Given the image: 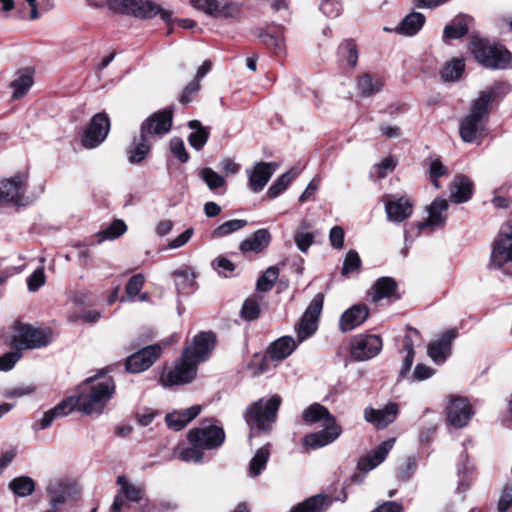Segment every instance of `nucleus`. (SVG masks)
<instances>
[{
	"mask_svg": "<svg viewBox=\"0 0 512 512\" xmlns=\"http://www.w3.org/2000/svg\"><path fill=\"white\" fill-rule=\"evenodd\" d=\"M99 374H102L100 372ZM115 393V382L109 376L95 375L86 379L80 392L67 397L52 409L46 411L40 421V428L46 429L59 417H64L77 409L86 415L101 414Z\"/></svg>",
	"mask_w": 512,
	"mask_h": 512,
	"instance_id": "obj_1",
	"label": "nucleus"
},
{
	"mask_svg": "<svg viewBox=\"0 0 512 512\" xmlns=\"http://www.w3.org/2000/svg\"><path fill=\"white\" fill-rule=\"evenodd\" d=\"M509 90V85L506 83H494L473 101L469 113L460 122L459 133L464 142L473 143L483 136L490 105L507 94Z\"/></svg>",
	"mask_w": 512,
	"mask_h": 512,
	"instance_id": "obj_2",
	"label": "nucleus"
},
{
	"mask_svg": "<svg viewBox=\"0 0 512 512\" xmlns=\"http://www.w3.org/2000/svg\"><path fill=\"white\" fill-rule=\"evenodd\" d=\"M302 419L309 424L322 422L323 429L321 431L307 434L303 438V445L312 450L333 443L342 434V427L337 423L336 418L326 407L319 403L311 404L305 409L302 413Z\"/></svg>",
	"mask_w": 512,
	"mask_h": 512,
	"instance_id": "obj_3",
	"label": "nucleus"
},
{
	"mask_svg": "<svg viewBox=\"0 0 512 512\" xmlns=\"http://www.w3.org/2000/svg\"><path fill=\"white\" fill-rule=\"evenodd\" d=\"M488 267L512 275V222L502 226L492 246Z\"/></svg>",
	"mask_w": 512,
	"mask_h": 512,
	"instance_id": "obj_4",
	"label": "nucleus"
},
{
	"mask_svg": "<svg viewBox=\"0 0 512 512\" xmlns=\"http://www.w3.org/2000/svg\"><path fill=\"white\" fill-rule=\"evenodd\" d=\"M280 404L281 397L279 395H273L268 400L259 399L247 409L245 414L247 424L252 429L269 430L276 419Z\"/></svg>",
	"mask_w": 512,
	"mask_h": 512,
	"instance_id": "obj_5",
	"label": "nucleus"
},
{
	"mask_svg": "<svg viewBox=\"0 0 512 512\" xmlns=\"http://www.w3.org/2000/svg\"><path fill=\"white\" fill-rule=\"evenodd\" d=\"M192 445H198L206 450L219 448L225 441V432L212 419H204L199 426L191 429L187 435Z\"/></svg>",
	"mask_w": 512,
	"mask_h": 512,
	"instance_id": "obj_6",
	"label": "nucleus"
},
{
	"mask_svg": "<svg viewBox=\"0 0 512 512\" xmlns=\"http://www.w3.org/2000/svg\"><path fill=\"white\" fill-rule=\"evenodd\" d=\"M27 184L28 176L24 173L0 181V207L29 205L31 199L26 195Z\"/></svg>",
	"mask_w": 512,
	"mask_h": 512,
	"instance_id": "obj_7",
	"label": "nucleus"
},
{
	"mask_svg": "<svg viewBox=\"0 0 512 512\" xmlns=\"http://www.w3.org/2000/svg\"><path fill=\"white\" fill-rule=\"evenodd\" d=\"M51 341L49 329L35 328L28 324L16 326L12 336L11 345L17 350L38 349L48 345Z\"/></svg>",
	"mask_w": 512,
	"mask_h": 512,
	"instance_id": "obj_8",
	"label": "nucleus"
},
{
	"mask_svg": "<svg viewBox=\"0 0 512 512\" xmlns=\"http://www.w3.org/2000/svg\"><path fill=\"white\" fill-rule=\"evenodd\" d=\"M324 295L318 293L309 303L299 323L295 326L298 343L310 338L318 328V319L322 312Z\"/></svg>",
	"mask_w": 512,
	"mask_h": 512,
	"instance_id": "obj_9",
	"label": "nucleus"
},
{
	"mask_svg": "<svg viewBox=\"0 0 512 512\" xmlns=\"http://www.w3.org/2000/svg\"><path fill=\"white\" fill-rule=\"evenodd\" d=\"M188 352L189 349H184L181 361L161 376V382L164 386L186 384L195 378L198 364L188 357Z\"/></svg>",
	"mask_w": 512,
	"mask_h": 512,
	"instance_id": "obj_10",
	"label": "nucleus"
},
{
	"mask_svg": "<svg viewBox=\"0 0 512 512\" xmlns=\"http://www.w3.org/2000/svg\"><path fill=\"white\" fill-rule=\"evenodd\" d=\"M110 130V120L105 113L94 115L85 129L81 142L86 149L99 146L107 137Z\"/></svg>",
	"mask_w": 512,
	"mask_h": 512,
	"instance_id": "obj_11",
	"label": "nucleus"
},
{
	"mask_svg": "<svg viewBox=\"0 0 512 512\" xmlns=\"http://www.w3.org/2000/svg\"><path fill=\"white\" fill-rule=\"evenodd\" d=\"M173 109L167 107L149 116L140 127V132L146 134L151 140L166 135L172 126Z\"/></svg>",
	"mask_w": 512,
	"mask_h": 512,
	"instance_id": "obj_12",
	"label": "nucleus"
},
{
	"mask_svg": "<svg viewBox=\"0 0 512 512\" xmlns=\"http://www.w3.org/2000/svg\"><path fill=\"white\" fill-rule=\"evenodd\" d=\"M117 485L120 486V489L110 507L114 511L122 512L123 509L129 508L126 501L139 502L144 497V487L128 482L124 476L117 477Z\"/></svg>",
	"mask_w": 512,
	"mask_h": 512,
	"instance_id": "obj_13",
	"label": "nucleus"
},
{
	"mask_svg": "<svg viewBox=\"0 0 512 512\" xmlns=\"http://www.w3.org/2000/svg\"><path fill=\"white\" fill-rule=\"evenodd\" d=\"M382 349V340L377 335H357L351 344V356L357 361L369 360Z\"/></svg>",
	"mask_w": 512,
	"mask_h": 512,
	"instance_id": "obj_14",
	"label": "nucleus"
},
{
	"mask_svg": "<svg viewBox=\"0 0 512 512\" xmlns=\"http://www.w3.org/2000/svg\"><path fill=\"white\" fill-rule=\"evenodd\" d=\"M383 202L387 219L390 222H404L413 214L414 205L407 196L385 195Z\"/></svg>",
	"mask_w": 512,
	"mask_h": 512,
	"instance_id": "obj_15",
	"label": "nucleus"
},
{
	"mask_svg": "<svg viewBox=\"0 0 512 512\" xmlns=\"http://www.w3.org/2000/svg\"><path fill=\"white\" fill-rule=\"evenodd\" d=\"M474 412L468 400L463 397H451L446 408V418L448 424L456 428L465 427Z\"/></svg>",
	"mask_w": 512,
	"mask_h": 512,
	"instance_id": "obj_16",
	"label": "nucleus"
},
{
	"mask_svg": "<svg viewBox=\"0 0 512 512\" xmlns=\"http://www.w3.org/2000/svg\"><path fill=\"white\" fill-rule=\"evenodd\" d=\"M161 354L159 345L147 346L130 355L125 362V368L130 373H140L147 370Z\"/></svg>",
	"mask_w": 512,
	"mask_h": 512,
	"instance_id": "obj_17",
	"label": "nucleus"
},
{
	"mask_svg": "<svg viewBox=\"0 0 512 512\" xmlns=\"http://www.w3.org/2000/svg\"><path fill=\"white\" fill-rule=\"evenodd\" d=\"M216 337L212 332H200L194 336L189 349L188 357L196 364L206 361L215 347Z\"/></svg>",
	"mask_w": 512,
	"mask_h": 512,
	"instance_id": "obj_18",
	"label": "nucleus"
},
{
	"mask_svg": "<svg viewBox=\"0 0 512 512\" xmlns=\"http://www.w3.org/2000/svg\"><path fill=\"white\" fill-rule=\"evenodd\" d=\"M448 201L444 198H436L428 207V218L425 221L417 223V230L419 234L425 229L433 231L436 228H441L445 225L447 220Z\"/></svg>",
	"mask_w": 512,
	"mask_h": 512,
	"instance_id": "obj_19",
	"label": "nucleus"
},
{
	"mask_svg": "<svg viewBox=\"0 0 512 512\" xmlns=\"http://www.w3.org/2000/svg\"><path fill=\"white\" fill-rule=\"evenodd\" d=\"M398 412V405L394 402H389L382 409L365 408L364 418L377 429H384L395 421Z\"/></svg>",
	"mask_w": 512,
	"mask_h": 512,
	"instance_id": "obj_20",
	"label": "nucleus"
},
{
	"mask_svg": "<svg viewBox=\"0 0 512 512\" xmlns=\"http://www.w3.org/2000/svg\"><path fill=\"white\" fill-rule=\"evenodd\" d=\"M192 5L214 17H233L239 12L238 6L226 0H191Z\"/></svg>",
	"mask_w": 512,
	"mask_h": 512,
	"instance_id": "obj_21",
	"label": "nucleus"
},
{
	"mask_svg": "<svg viewBox=\"0 0 512 512\" xmlns=\"http://www.w3.org/2000/svg\"><path fill=\"white\" fill-rule=\"evenodd\" d=\"M456 336V330H448L444 332L439 339L428 345L427 353L434 363L443 364L445 362L451 354L452 342Z\"/></svg>",
	"mask_w": 512,
	"mask_h": 512,
	"instance_id": "obj_22",
	"label": "nucleus"
},
{
	"mask_svg": "<svg viewBox=\"0 0 512 512\" xmlns=\"http://www.w3.org/2000/svg\"><path fill=\"white\" fill-rule=\"evenodd\" d=\"M276 169L274 162H257L252 170H247L250 189L253 192L262 191Z\"/></svg>",
	"mask_w": 512,
	"mask_h": 512,
	"instance_id": "obj_23",
	"label": "nucleus"
},
{
	"mask_svg": "<svg viewBox=\"0 0 512 512\" xmlns=\"http://www.w3.org/2000/svg\"><path fill=\"white\" fill-rule=\"evenodd\" d=\"M369 309L364 304H356L346 310L339 321V328L343 333L360 326L368 318Z\"/></svg>",
	"mask_w": 512,
	"mask_h": 512,
	"instance_id": "obj_24",
	"label": "nucleus"
},
{
	"mask_svg": "<svg viewBox=\"0 0 512 512\" xmlns=\"http://www.w3.org/2000/svg\"><path fill=\"white\" fill-rule=\"evenodd\" d=\"M395 439H388L382 442L372 454L363 456L358 461V469L368 472L382 463L394 445Z\"/></svg>",
	"mask_w": 512,
	"mask_h": 512,
	"instance_id": "obj_25",
	"label": "nucleus"
},
{
	"mask_svg": "<svg viewBox=\"0 0 512 512\" xmlns=\"http://www.w3.org/2000/svg\"><path fill=\"white\" fill-rule=\"evenodd\" d=\"M201 410L202 407L200 405H193L184 410L173 411L166 415V423L169 428L179 431L195 419L200 414Z\"/></svg>",
	"mask_w": 512,
	"mask_h": 512,
	"instance_id": "obj_26",
	"label": "nucleus"
},
{
	"mask_svg": "<svg viewBox=\"0 0 512 512\" xmlns=\"http://www.w3.org/2000/svg\"><path fill=\"white\" fill-rule=\"evenodd\" d=\"M299 344L297 339L283 336L271 344L268 354L271 359L281 361L290 356Z\"/></svg>",
	"mask_w": 512,
	"mask_h": 512,
	"instance_id": "obj_27",
	"label": "nucleus"
},
{
	"mask_svg": "<svg viewBox=\"0 0 512 512\" xmlns=\"http://www.w3.org/2000/svg\"><path fill=\"white\" fill-rule=\"evenodd\" d=\"M414 337L420 338V332L416 328L409 327L403 339V351L406 353L399 376L404 378L409 373L414 362Z\"/></svg>",
	"mask_w": 512,
	"mask_h": 512,
	"instance_id": "obj_28",
	"label": "nucleus"
},
{
	"mask_svg": "<svg viewBox=\"0 0 512 512\" xmlns=\"http://www.w3.org/2000/svg\"><path fill=\"white\" fill-rule=\"evenodd\" d=\"M450 198L455 203L467 202L473 194V183L466 176H457L451 184Z\"/></svg>",
	"mask_w": 512,
	"mask_h": 512,
	"instance_id": "obj_29",
	"label": "nucleus"
},
{
	"mask_svg": "<svg viewBox=\"0 0 512 512\" xmlns=\"http://www.w3.org/2000/svg\"><path fill=\"white\" fill-rule=\"evenodd\" d=\"M331 499L326 494H317L293 506L290 512H324L331 505Z\"/></svg>",
	"mask_w": 512,
	"mask_h": 512,
	"instance_id": "obj_30",
	"label": "nucleus"
},
{
	"mask_svg": "<svg viewBox=\"0 0 512 512\" xmlns=\"http://www.w3.org/2000/svg\"><path fill=\"white\" fill-rule=\"evenodd\" d=\"M151 139L146 134L140 132L138 137H134L133 143L128 150V159L131 164H138L143 161L151 149Z\"/></svg>",
	"mask_w": 512,
	"mask_h": 512,
	"instance_id": "obj_31",
	"label": "nucleus"
},
{
	"mask_svg": "<svg viewBox=\"0 0 512 512\" xmlns=\"http://www.w3.org/2000/svg\"><path fill=\"white\" fill-rule=\"evenodd\" d=\"M260 38L263 44H265L275 55L284 53L285 41L282 27H270L267 32L260 35Z\"/></svg>",
	"mask_w": 512,
	"mask_h": 512,
	"instance_id": "obj_32",
	"label": "nucleus"
},
{
	"mask_svg": "<svg viewBox=\"0 0 512 512\" xmlns=\"http://www.w3.org/2000/svg\"><path fill=\"white\" fill-rule=\"evenodd\" d=\"M397 283L391 277H380L372 286L370 295L373 302L390 298L396 294Z\"/></svg>",
	"mask_w": 512,
	"mask_h": 512,
	"instance_id": "obj_33",
	"label": "nucleus"
},
{
	"mask_svg": "<svg viewBox=\"0 0 512 512\" xmlns=\"http://www.w3.org/2000/svg\"><path fill=\"white\" fill-rule=\"evenodd\" d=\"M270 233L266 229H259L254 234L240 244V250L246 252H261L270 242Z\"/></svg>",
	"mask_w": 512,
	"mask_h": 512,
	"instance_id": "obj_34",
	"label": "nucleus"
},
{
	"mask_svg": "<svg viewBox=\"0 0 512 512\" xmlns=\"http://www.w3.org/2000/svg\"><path fill=\"white\" fill-rule=\"evenodd\" d=\"M52 512H56L58 506L65 503L68 495V487L62 479H52L47 486Z\"/></svg>",
	"mask_w": 512,
	"mask_h": 512,
	"instance_id": "obj_35",
	"label": "nucleus"
},
{
	"mask_svg": "<svg viewBox=\"0 0 512 512\" xmlns=\"http://www.w3.org/2000/svg\"><path fill=\"white\" fill-rule=\"evenodd\" d=\"M425 20L422 13L413 11L402 20L397 32L405 36H414L423 27Z\"/></svg>",
	"mask_w": 512,
	"mask_h": 512,
	"instance_id": "obj_36",
	"label": "nucleus"
},
{
	"mask_svg": "<svg viewBox=\"0 0 512 512\" xmlns=\"http://www.w3.org/2000/svg\"><path fill=\"white\" fill-rule=\"evenodd\" d=\"M315 238L312 232V225L307 221H302L294 234V241L301 252H307Z\"/></svg>",
	"mask_w": 512,
	"mask_h": 512,
	"instance_id": "obj_37",
	"label": "nucleus"
},
{
	"mask_svg": "<svg viewBox=\"0 0 512 512\" xmlns=\"http://www.w3.org/2000/svg\"><path fill=\"white\" fill-rule=\"evenodd\" d=\"M510 60L511 54L508 50L492 45V52L488 53L483 66L493 69H504Z\"/></svg>",
	"mask_w": 512,
	"mask_h": 512,
	"instance_id": "obj_38",
	"label": "nucleus"
},
{
	"mask_svg": "<svg viewBox=\"0 0 512 512\" xmlns=\"http://www.w3.org/2000/svg\"><path fill=\"white\" fill-rule=\"evenodd\" d=\"M188 127L194 130L188 137L190 146L195 150H201L208 141L209 131L198 120H191Z\"/></svg>",
	"mask_w": 512,
	"mask_h": 512,
	"instance_id": "obj_39",
	"label": "nucleus"
},
{
	"mask_svg": "<svg viewBox=\"0 0 512 512\" xmlns=\"http://www.w3.org/2000/svg\"><path fill=\"white\" fill-rule=\"evenodd\" d=\"M469 18L458 16L450 24L446 25L443 31L444 39H459L467 34Z\"/></svg>",
	"mask_w": 512,
	"mask_h": 512,
	"instance_id": "obj_40",
	"label": "nucleus"
},
{
	"mask_svg": "<svg viewBox=\"0 0 512 512\" xmlns=\"http://www.w3.org/2000/svg\"><path fill=\"white\" fill-rule=\"evenodd\" d=\"M300 174L298 168H292L286 173L282 174L268 189L267 195L270 198H276L283 191L286 190L290 182Z\"/></svg>",
	"mask_w": 512,
	"mask_h": 512,
	"instance_id": "obj_41",
	"label": "nucleus"
},
{
	"mask_svg": "<svg viewBox=\"0 0 512 512\" xmlns=\"http://www.w3.org/2000/svg\"><path fill=\"white\" fill-rule=\"evenodd\" d=\"M383 83L381 78L372 76L371 74H363L358 79V89L362 96L369 97L380 91Z\"/></svg>",
	"mask_w": 512,
	"mask_h": 512,
	"instance_id": "obj_42",
	"label": "nucleus"
},
{
	"mask_svg": "<svg viewBox=\"0 0 512 512\" xmlns=\"http://www.w3.org/2000/svg\"><path fill=\"white\" fill-rule=\"evenodd\" d=\"M173 276L175 277V286L178 292H185L195 284V273L187 266L175 270Z\"/></svg>",
	"mask_w": 512,
	"mask_h": 512,
	"instance_id": "obj_43",
	"label": "nucleus"
},
{
	"mask_svg": "<svg viewBox=\"0 0 512 512\" xmlns=\"http://www.w3.org/2000/svg\"><path fill=\"white\" fill-rule=\"evenodd\" d=\"M33 85V78L29 71L22 72L15 80L10 84L13 89L12 98L17 100L22 98Z\"/></svg>",
	"mask_w": 512,
	"mask_h": 512,
	"instance_id": "obj_44",
	"label": "nucleus"
},
{
	"mask_svg": "<svg viewBox=\"0 0 512 512\" xmlns=\"http://www.w3.org/2000/svg\"><path fill=\"white\" fill-rule=\"evenodd\" d=\"M270 451L268 446L259 448L249 464V475L256 477L265 469L269 460Z\"/></svg>",
	"mask_w": 512,
	"mask_h": 512,
	"instance_id": "obj_45",
	"label": "nucleus"
},
{
	"mask_svg": "<svg viewBox=\"0 0 512 512\" xmlns=\"http://www.w3.org/2000/svg\"><path fill=\"white\" fill-rule=\"evenodd\" d=\"M248 222L244 219H232L228 220L221 225H219L217 228H215L211 232V237L213 239H219L225 236H228L238 230H241L244 228Z\"/></svg>",
	"mask_w": 512,
	"mask_h": 512,
	"instance_id": "obj_46",
	"label": "nucleus"
},
{
	"mask_svg": "<svg viewBox=\"0 0 512 512\" xmlns=\"http://www.w3.org/2000/svg\"><path fill=\"white\" fill-rule=\"evenodd\" d=\"M9 488L19 497H26L31 495L35 490V483L32 478L28 476H20L14 478L9 483Z\"/></svg>",
	"mask_w": 512,
	"mask_h": 512,
	"instance_id": "obj_47",
	"label": "nucleus"
},
{
	"mask_svg": "<svg viewBox=\"0 0 512 512\" xmlns=\"http://www.w3.org/2000/svg\"><path fill=\"white\" fill-rule=\"evenodd\" d=\"M465 69L462 59H453L447 63L441 70V78L444 82H452L458 80Z\"/></svg>",
	"mask_w": 512,
	"mask_h": 512,
	"instance_id": "obj_48",
	"label": "nucleus"
},
{
	"mask_svg": "<svg viewBox=\"0 0 512 512\" xmlns=\"http://www.w3.org/2000/svg\"><path fill=\"white\" fill-rule=\"evenodd\" d=\"M338 55L341 62H345L349 67L355 68L358 61V51L355 43L344 41L338 48Z\"/></svg>",
	"mask_w": 512,
	"mask_h": 512,
	"instance_id": "obj_49",
	"label": "nucleus"
},
{
	"mask_svg": "<svg viewBox=\"0 0 512 512\" xmlns=\"http://www.w3.org/2000/svg\"><path fill=\"white\" fill-rule=\"evenodd\" d=\"M470 50L475 59L482 65L488 57V53L492 52V45L484 39L472 37L470 41Z\"/></svg>",
	"mask_w": 512,
	"mask_h": 512,
	"instance_id": "obj_50",
	"label": "nucleus"
},
{
	"mask_svg": "<svg viewBox=\"0 0 512 512\" xmlns=\"http://www.w3.org/2000/svg\"><path fill=\"white\" fill-rule=\"evenodd\" d=\"M126 230L127 226L123 220H115L106 229L98 233L99 242L116 239L123 235Z\"/></svg>",
	"mask_w": 512,
	"mask_h": 512,
	"instance_id": "obj_51",
	"label": "nucleus"
},
{
	"mask_svg": "<svg viewBox=\"0 0 512 512\" xmlns=\"http://www.w3.org/2000/svg\"><path fill=\"white\" fill-rule=\"evenodd\" d=\"M279 276V269L275 266L269 267L258 279L257 290L261 292L270 291Z\"/></svg>",
	"mask_w": 512,
	"mask_h": 512,
	"instance_id": "obj_52",
	"label": "nucleus"
},
{
	"mask_svg": "<svg viewBox=\"0 0 512 512\" xmlns=\"http://www.w3.org/2000/svg\"><path fill=\"white\" fill-rule=\"evenodd\" d=\"M260 299L257 297H249L243 303L240 315L246 321H253L260 315Z\"/></svg>",
	"mask_w": 512,
	"mask_h": 512,
	"instance_id": "obj_53",
	"label": "nucleus"
},
{
	"mask_svg": "<svg viewBox=\"0 0 512 512\" xmlns=\"http://www.w3.org/2000/svg\"><path fill=\"white\" fill-rule=\"evenodd\" d=\"M200 178L207 184L208 188L212 191L217 190L218 188H221L225 184V179L215 172L211 168H203L200 171Z\"/></svg>",
	"mask_w": 512,
	"mask_h": 512,
	"instance_id": "obj_54",
	"label": "nucleus"
},
{
	"mask_svg": "<svg viewBox=\"0 0 512 512\" xmlns=\"http://www.w3.org/2000/svg\"><path fill=\"white\" fill-rule=\"evenodd\" d=\"M204 448L198 445H192V447L181 448L176 452V457L184 462L200 463L203 458Z\"/></svg>",
	"mask_w": 512,
	"mask_h": 512,
	"instance_id": "obj_55",
	"label": "nucleus"
},
{
	"mask_svg": "<svg viewBox=\"0 0 512 512\" xmlns=\"http://www.w3.org/2000/svg\"><path fill=\"white\" fill-rule=\"evenodd\" d=\"M361 266V259L355 250H350L344 259L342 267V275L348 276L350 273L358 271Z\"/></svg>",
	"mask_w": 512,
	"mask_h": 512,
	"instance_id": "obj_56",
	"label": "nucleus"
},
{
	"mask_svg": "<svg viewBox=\"0 0 512 512\" xmlns=\"http://www.w3.org/2000/svg\"><path fill=\"white\" fill-rule=\"evenodd\" d=\"M429 174L433 185L435 186V188L438 189L440 188L438 179L441 176L447 175L448 169L446 166L442 164V162L439 159H434L430 162Z\"/></svg>",
	"mask_w": 512,
	"mask_h": 512,
	"instance_id": "obj_57",
	"label": "nucleus"
},
{
	"mask_svg": "<svg viewBox=\"0 0 512 512\" xmlns=\"http://www.w3.org/2000/svg\"><path fill=\"white\" fill-rule=\"evenodd\" d=\"M170 151L182 163H186L189 160V154L186 151L184 142L179 137H174L170 140Z\"/></svg>",
	"mask_w": 512,
	"mask_h": 512,
	"instance_id": "obj_58",
	"label": "nucleus"
},
{
	"mask_svg": "<svg viewBox=\"0 0 512 512\" xmlns=\"http://www.w3.org/2000/svg\"><path fill=\"white\" fill-rule=\"evenodd\" d=\"M341 0H323L320 10L329 18H336L342 13Z\"/></svg>",
	"mask_w": 512,
	"mask_h": 512,
	"instance_id": "obj_59",
	"label": "nucleus"
},
{
	"mask_svg": "<svg viewBox=\"0 0 512 512\" xmlns=\"http://www.w3.org/2000/svg\"><path fill=\"white\" fill-rule=\"evenodd\" d=\"M22 357L20 350H15L0 356V371H10Z\"/></svg>",
	"mask_w": 512,
	"mask_h": 512,
	"instance_id": "obj_60",
	"label": "nucleus"
},
{
	"mask_svg": "<svg viewBox=\"0 0 512 512\" xmlns=\"http://www.w3.org/2000/svg\"><path fill=\"white\" fill-rule=\"evenodd\" d=\"M145 282V277L143 274L138 273L133 275L127 285H126V293L129 297H134L139 294Z\"/></svg>",
	"mask_w": 512,
	"mask_h": 512,
	"instance_id": "obj_61",
	"label": "nucleus"
},
{
	"mask_svg": "<svg viewBox=\"0 0 512 512\" xmlns=\"http://www.w3.org/2000/svg\"><path fill=\"white\" fill-rule=\"evenodd\" d=\"M512 507V484L504 486L498 500V512H507Z\"/></svg>",
	"mask_w": 512,
	"mask_h": 512,
	"instance_id": "obj_62",
	"label": "nucleus"
},
{
	"mask_svg": "<svg viewBox=\"0 0 512 512\" xmlns=\"http://www.w3.org/2000/svg\"><path fill=\"white\" fill-rule=\"evenodd\" d=\"M45 273L43 268L35 270L27 279L28 289L31 292H36L45 284Z\"/></svg>",
	"mask_w": 512,
	"mask_h": 512,
	"instance_id": "obj_63",
	"label": "nucleus"
},
{
	"mask_svg": "<svg viewBox=\"0 0 512 512\" xmlns=\"http://www.w3.org/2000/svg\"><path fill=\"white\" fill-rule=\"evenodd\" d=\"M199 89V82L193 80L184 87L180 95L179 101L184 105L189 104L192 101L194 95H196V93L199 91Z\"/></svg>",
	"mask_w": 512,
	"mask_h": 512,
	"instance_id": "obj_64",
	"label": "nucleus"
}]
</instances>
